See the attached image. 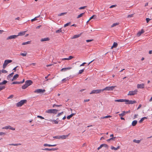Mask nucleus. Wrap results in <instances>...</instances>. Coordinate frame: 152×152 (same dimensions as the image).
I'll list each match as a JSON object with an SVG mask.
<instances>
[{"label": "nucleus", "instance_id": "nucleus-1", "mask_svg": "<svg viewBox=\"0 0 152 152\" xmlns=\"http://www.w3.org/2000/svg\"><path fill=\"white\" fill-rule=\"evenodd\" d=\"M27 101L26 100H22L17 103L16 105L18 107L21 106L24 103H26Z\"/></svg>", "mask_w": 152, "mask_h": 152}, {"label": "nucleus", "instance_id": "nucleus-2", "mask_svg": "<svg viewBox=\"0 0 152 152\" xmlns=\"http://www.w3.org/2000/svg\"><path fill=\"white\" fill-rule=\"evenodd\" d=\"M58 111V110L55 109H49L46 110L45 112L49 113L56 114L57 113Z\"/></svg>", "mask_w": 152, "mask_h": 152}, {"label": "nucleus", "instance_id": "nucleus-3", "mask_svg": "<svg viewBox=\"0 0 152 152\" xmlns=\"http://www.w3.org/2000/svg\"><path fill=\"white\" fill-rule=\"evenodd\" d=\"M103 91V90L102 89H96L94 90L91 91V92L90 93V94H98L101 93Z\"/></svg>", "mask_w": 152, "mask_h": 152}, {"label": "nucleus", "instance_id": "nucleus-4", "mask_svg": "<svg viewBox=\"0 0 152 152\" xmlns=\"http://www.w3.org/2000/svg\"><path fill=\"white\" fill-rule=\"evenodd\" d=\"M12 60H6L4 62L3 64V68L5 69L7 65L9 63L12 62Z\"/></svg>", "mask_w": 152, "mask_h": 152}, {"label": "nucleus", "instance_id": "nucleus-5", "mask_svg": "<svg viewBox=\"0 0 152 152\" xmlns=\"http://www.w3.org/2000/svg\"><path fill=\"white\" fill-rule=\"evenodd\" d=\"M125 102L126 104H132L136 102L134 100H129L125 99Z\"/></svg>", "mask_w": 152, "mask_h": 152}, {"label": "nucleus", "instance_id": "nucleus-6", "mask_svg": "<svg viewBox=\"0 0 152 152\" xmlns=\"http://www.w3.org/2000/svg\"><path fill=\"white\" fill-rule=\"evenodd\" d=\"M114 88V86H108L106 87L104 89H102L104 91H111L113 90Z\"/></svg>", "mask_w": 152, "mask_h": 152}, {"label": "nucleus", "instance_id": "nucleus-7", "mask_svg": "<svg viewBox=\"0 0 152 152\" xmlns=\"http://www.w3.org/2000/svg\"><path fill=\"white\" fill-rule=\"evenodd\" d=\"M45 91L44 89H37L34 92L36 93L41 94L44 93Z\"/></svg>", "mask_w": 152, "mask_h": 152}, {"label": "nucleus", "instance_id": "nucleus-8", "mask_svg": "<svg viewBox=\"0 0 152 152\" xmlns=\"http://www.w3.org/2000/svg\"><path fill=\"white\" fill-rule=\"evenodd\" d=\"M137 90H135L134 91H131L129 92L128 95H134L137 94Z\"/></svg>", "mask_w": 152, "mask_h": 152}, {"label": "nucleus", "instance_id": "nucleus-9", "mask_svg": "<svg viewBox=\"0 0 152 152\" xmlns=\"http://www.w3.org/2000/svg\"><path fill=\"white\" fill-rule=\"evenodd\" d=\"M18 37V36L16 35H11L8 37L7 38V40L11 39H15Z\"/></svg>", "mask_w": 152, "mask_h": 152}, {"label": "nucleus", "instance_id": "nucleus-10", "mask_svg": "<svg viewBox=\"0 0 152 152\" xmlns=\"http://www.w3.org/2000/svg\"><path fill=\"white\" fill-rule=\"evenodd\" d=\"M26 31H21L20 32H19L18 35H17L18 36V37L19 36H23L25 34L26 32Z\"/></svg>", "mask_w": 152, "mask_h": 152}, {"label": "nucleus", "instance_id": "nucleus-11", "mask_svg": "<svg viewBox=\"0 0 152 152\" xmlns=\"http://www.w3.org/2000/svg\"><path fill=\"white\" fill-rule=\"evenodd\" d=\"M69 134L60 136V139H64L68 137Z\"/></svg>", "mask_w": 152, "mask_h": 152}, {"label": "nucleus", "instance_id": "nucleus-12", "mask_svg": "<svg viewBox=\"0 0 152 152\" xmlns=\"http://www.w3.org/2000/svg\"><path fill=\"white\" fill-rule=\"evenodd\" d=\"M145 31L143 29H142L140 31H139L137 34V36L138 37H139Z\"/></svg>", "mask_w": 152, "mask_h": 152}, {"label": "nucleus", "instance_id": "nucleus-13", "mask_svg": "<svg viewBox=\"0 0 152 152\" xmlns=\"http://www.w3.org/2000/svg\"><path fill=\"white\" fill-rule=\"evenodd\" d=\"M57 148H45V149H42V150H45V151H55L56 150H57Z\"/></svg>", "mask_w": 152, "mask_h": 152}, {"label": "nucleus", "instance_id": "nucleus-14", "mask_svg": "<svg viewBox=\"0 0 152 152\" xmlns=\"http://www.w3.org/2000/svg\"><path fill=\"white\" fill-rule=\"evenodd\" d=\"M18 77L19 75L18 74H16L14 75L12 79V81L13 80H16Z\"/></svg>", "mask_w": 152, "mask_h": 152}, {"label": "nucleus", "instance_id": "nucleus-15", "mask_svg": "<svg viewBox=\"0 0 152 152\" xmlns=\"http://www.w3.org/2000/svg\"><path fill=\"white\" fill-rule=\"evenodd\" d=\"M72 67H67L65 68H63L61 69V72L65 71L66 70H69Z\"/></svg>", "mask_w": 152, "mask_h": 152}, {"label": "nucleus", "instance_id": "nucleus-16", "mask_svg": "<svg viewBox=\"0 0 152 152\" xmlns=\"http://www.w3.org/2000/svg\"><path fill=\"white\" fill-rule=\"evenodd\" d=\"M44 146H48V147H53L56 145V144L54 145H50V144H44L43 145Z\"/></svg>", "mask_w": 152, "mask_h": 152}, {"label": "nucleus", "instance_id": "nucleus-17", "mask_svg": "<svg viewBox=\"0 0 152 152\" xmlns=\"http://www.w3.org/2000/svg\"><path fill=\"white\" fill-rule=\"evenodd\" d=\"M120 146H118L117 147V148H115L113 146H111V149L112 150H117L118 149L120 148Z\"/></svg>", "mask_w": 152, "mask_h": 152}, {"label": "nucleus", "instance_id": "nucleus-18", "mask_svg": "<svg viewBox=\"0 0 152 152\" xmlns=\"http://www.w3.org/2000/svg\"><path fill=\"white\" fill-rule=\"evenodd\" d=\"M50 40V38L49 37L45 38H42L41 39V42H44Z\"/></svg>", "mask_w": 152, "mask_h": 152}, {"label": "nucleus", "instance_id": "nucleus-19", "mask_svg": "<svg viewBox=\"0 0 152 152\" xmlns=\"http://www.w3.org/2000/svg\"><path fill=\"white\" fill-rule=\"evenodd\" d=\"M115 102H125V99H116L115 100Z\"/></svg>", "mask_w": 152, "mask_h": 152}, {"label": "nucleus", "instance_id": "nucleus-20", "mask_svg": "<svg viewBox=\"0 0 152 152\" xmlns=\"http://www.w3.org/2000/svg\"><path fill=\"white\" fill-rule=\"evenodd\" d=\"M14 74V73L13 72H12V73H11L10 74H9L7 76V78L8 79H10V80L11 79V77H12L13 75Z\"/></svg>", "mask_w": 152, "mask_h": 152}, {"label": "nucleus", "instance_id": "nucleus-21", "mask_svg": "<svg viewBox=\"0 0 152 152\" xmlns=\"http://www.w3.org/2000/svg\"><path fill=\"white\" fill-rule=\"evenodd\" d=\"M30 80H26L25 82V83L23 86H30Z\"/></svg>", "mask_w": 152, "mask_h": 152}, {"label": "nucleus", "instance_id": "nucleus-22", "mask_svg": "<svg viewBox=\"0 0 152 152\" xmlns=\"http://www.w3.org/2000/svg\"><path fill=\"white\" fill-rule=\"evenodd\" d=\"M137 120L133 121L132 122V125L133 126H135L137 123Z\"/></svg>", "mask_w": 152, "mask_h": 152}, {"label": "nucleus", "instance_id": "nucleus-23", "mask_svg": "<svg viewBox=\"0 0 152 152\" xmlns=\"http://www.w3.org/2000/svg\"><path fill=\"white\" fill-rule=\"evenodd\" d=\"M20 84V82L18 81L13 82L10 83L11 85L19 84Z\"/></svg>", "mask_w": 152, "mask_h": 152}, {"label": "nucleus", "instance_id": "nucleus-24", "mask_svg": "<svg viewBox=\"0 0 152 152\" xmlns=\"http://www.w3.org/2000/svg\"><path fill=\"white\" fill-rule=\"evenodd\" d=\"M80 35H81V34L75 35L74 36H73V37L72 38V39H75V38H77L79 37L80 36Z\"/></svg>", "mask_w": 152, "mask_h": 152}, {"label": "nucleus", "instance_id": "nucleus-25", "mask_svg": "<svg viewBox=\"0 0 152 152\" xmlns=\"http://www.w3.org/2000/svg\"><path fill=\"white\" fill-rule=\"evenodd\" d=\"M7 83V81L6 80H4L2 82L0 83V86L5 84Z\"/></svg>", "mask_w": 152, "mask_h": 152}, {"label": "nucleus", "instance_id": "nucleus-26", "mask_svg": "<svg viewBox=\"0 0 152 152\" xmlns=\"http://www.w3.org/2000/svg\"><path fill=\"white\" fill-rule=\"evenodd\" d=\"M30 43H31V41H28L27 42H23L22 44V45H26V44H30Z\"/></svg>", "mask_w": 152, "mask_h": 152}, {"label": "nucleus", "instance_id": "nucleus-27", "mask_svg": "<svg viewBox=\"0 0 152 152\" xmlns=\"http://www.w3.org/2000/svg\"><path fill=\"white\" fill-rule=\"evenodd\" d=\"M112 116L110 115H107V116H104V117H101V119H104V118H110Z\"/></svg>", "mask_w": 152, "mask_h": 152}, {"label": "nucleus", "instance_id": "nucleus-28", "mask_svg": "<svg viewBox=\"0 0 152 152\" xmlns=\"http://www.w3.org/2000/svg\"><path fill=\"white\" fill-rule=\"evenodd\" d=\"M40 15H39L38 16L35 17L34 18L32 19L31 20V21L32 22H33V21H34L35 20H37V18H39L40 17Z\"/></svg>", "mask_w": 152, "mask_h": 152}, {"label": "nucleus", "instance_id": "nucleus-29", "mask_svg": "<svg viewBox=\"0 0 152 152\" xmlns=\"http://www.w3.org/2000/svg\"><path fill=\"white\" fill-rule=\"evenodd\" d=\"M84 14L85 12L80 14V15H78L77 17V18H80L82 17Z\"/></svg>", "mask_w": 152, "mask_h": 152}, {"label": "nucleus", "instance_id": "nucleus-30", "mask_svg": "<svg viewBox=\"0 0 152 152\" xmlns=\"http://www.w3.org/2000/svg\"><path fill=\"white\" fill-rule=\"evenodd\" d=\"M60 32H62L63 33H64V32H62V30L61 28L60 29H59L57 30L56 31V33H60Z\"/></svg>", "mask_w": 152, "mask_h": 152}, {"label": "nucleus", "instance_id": "nucleus-31", "mask_svg": "<svg viewBox=\"0 0 152 152\" xmlns=\"http://www.w3.org/2000/svg\"><path fill=\"white\" fill-rule=\"evenodd\" d=\"M147 118L146 117H144L142 118L140 121L139 123H141L145 120V119H146Z\"/></svg>", "mask_w": 152, "mask_h": 152}, {"label": "nucleus", "instance_id": "nucleus-32", "mask_svg": "<svg viewBox=\"0 0 152 152\" xmlns=\"http://www.w3.org/2000/svg\"><path fill=\"white\" fill-rule=\"evenodd\" d=\"M125 113H126L125 112L123 111V112L122 113L119 114V115L120 116L123 117L125 115Z\"/></svg>", "mask_w": 152, "mask_h": 152}, {"label": "nucleus", "instance_id": "nucleus-33", "mask_svg": "<svg viewBox=\"0 0 152 152\" xmlns=\"http://www.w3.org/2000/svg\"><path fill=\"white\" fill-rule=\"evenodd\" d=\"M10 126H6L5 127H3L2 128V129H10Z\"/></svg>", "mask_w": 152, "mask_h": 152}, {"label": "nucleus", "instance_id": "nucleus-34", "mask_svg": "<svg viewBox=\"0 0 152 152\" xmlns=\"http://www.w3.org/2000/svg\"><path fill=\"white\" fill-rule=\"evenodd\" d=\"M13 145V146H18L19 145H21V144L20 143H17V144H10L9 145Z\"/></svg>", "mask_w": 152, "mask_h": 152}, {"label": "nucleus", "instance_id": "nucleus-35", "mask_svg": "<svg viewBox=\"0 0 152 152\" xmlns=\"http://www.w3.org/2000/svg\"><path fill=\"white\" fill-rule=\"evenodd\" d=\"M141 140H133V142L136 143H137L139 144L140 143Z\"/></svg>", "mask_w": 152, "mask_h": 152}, {"label": "nucleus", "instance_id": "nucleus-36", "mask_svg": "<svg viewBox=\"0 0 152 152\" xmlns=\"http://www.w3.org/2000/svg\"><path fill=\"white\" fill-rule=\"evenodd\" d=\"M118 46V44L116 42H114L113 44V47L114 48H116Z\"/></svg>", "mask_w": 152, "mask_h": 152}, {"label": "nucleus", "instance_id": "nucleus-37", "mask_svg": "<svg viewBox=\"0 0 152 152\" xmlns=\"http://www.w3.org/2000/svg\"><path fill=\"white\" fill-rule=\"evenodd\" d=\"M85 69H83L80 70L79 71L78 74H82L84 71Z\"/></svg>", "mask_w": 152, "mask_h": 152}, {"label": "nucleus", "instance_id": "nucleus-38", "mask_svg": "<svg viewBox=\"0 0 152 152\" xmlns=\"http://www.w3.org/2000/svg\"><path fill=\"white\" fill-rule=\"evenodd\" d=\"M27 54V53L25 52V53H20V55L23 56H26Z\"/></svg>", "mask_w": 152, "mask_h": 152}, {"label": "nucleus", "instance_id": "nucleus-39", "mask_svg": "<svg viewBox=\"0 0 152 152\" xmlns=\"http://www.w3.org/2000/svg\"><path fill=\"white\" fill-rule=\"evenodd\" d=\"M71 23L70 22H69L68 23H67L65 24L64 26V27H66L69 25H70L71 24Z\"/></svg>", "mask_w": 152, "mask_h": 152}, {"label": "nucleus", "instance_id": "nucleus-40", "mask_svg": "<svg viewBox=\"0 0 152 152\" xmlns=\"http://www.w3.org/2000/svg\"><path fill=\"white\" fill-rule=\"evenodd\" d=\"M50 121L51 122H54V124H57L58 123V122L56 120H50Z\"/></svg>", "mask_w": 152, "mask_h": 152}, {"label": "nucleus", "instance_id": "nucleus-41", "mask_svg": "<svg viewBox=\"0 0 152 152\" xmlns=\"http://www.w3.org/2000/svg\"><path fill=\"white\" fill-rule=\"evenodd\" d=\"M115 137H113L111 138H110L109 139H108L107 140V141L108 142H109V141L111 140H114L115 139Z\"/></svg>", "mask_w": 152, "mask_h": 152}, {"label": "nucleus", "instance_id": "nucleus-42", "mask_svg": "<svg viewBox=\"0 0 152 152\" xmlns=\"http://www.w3.org/2000/svg\"><path fill=\"white\" fill-rule=\"evenodd\" d=\"M66 12H63L61 13L58 14V16H61L63 15H64V14H66Z\"/></svg>", "mask_w": 152, "mask_h": 152}, {"label": "nucleus", "instance_id": "nucleus-43", "mask_svg": "<svg viewBox=\"0 0 152 152\" xmlns=\"http://www.w3.org/2000/svg\"><path fill=\"white\" fill-rule=\"evenodd\" d=\"M54 138L60 139V136H56L53 137Z\"/></svg>", "mask_w": 152, "mask_h": 152}, {"label": "nucleus", "instance_id": "nucleus-44", "mask_svg": "<svg viewBox=\"0 0 152 152\" xmlns=\"http://www.w3.org/2000/svg\"><path fill=\"white\" fill-rule=\"evenodd\" d=\"M87 7L86 6H85L83 7H80L79 9V10H82V9H84L85 8H86Z\"/></svg>", "mask_w": 152, "mask_h": 152}, {"label": "nucleus", "instance_id": "nucleus-45", "mask_svg": "<svg viewBox=\"0 0 152 152\" xmlns=\"http://www.w3.org/2000/svg\"><path fill=\"white\" fill-rule=\"evenodd\" d=\"M61 106H62L61 105H56V104H54L53 106V107H54L55 106L59 107H60Z\"/></svg>", "mask_w": 152, "mask_h": 152}, {"label": "nucleus", "instance_id": "nucleus-46", "mask_svg": "<svg viewBox=\"0 0 152 152\" xmlns=\"http://www.w3.org/2000/svg\"><path fill=\"white\" fill-rule=\"evenodd\" d=\"M102 145L103 147H105L107 148H108V145L106 144H102Z\"/></svg>", "mask_w": 152, "mask_h": 152}, {"label": "nucleus", "instance_id": "nucleus-47", "mask_svg": "<svg viewBox=\"0 0 152 152\" xmlns=\"http://www.w3.org/2000/svg\"><path fill=\"white\" fill-rule=\"evenodd\" d=\"M1 72L2 73H6L7 72L6 70L4 69H2L1 70Z\"/></svg>", "mask_w": 152, "mask_h": 152}, {"label": "nucleus", "instance_id": "nucleus-48", "mask_svg": "<svg viewBox=\"0 0 152 152\" xmlns=\"http://www.w3.org/2000/svg\"><path fill=\"white\" fill-rule=\"evenodd\" d=\"M118 23H114L112 25L111 27H113L114 26H116L117 25H118Z\"/></svg>", "mask_w": 152, "mask_h": 152}, {"label": "nucleus", "instance_id": "nucleus-49", "mask_svg": "<svg viewBox=\"0 0 152 152\" xmlns=\"http://www.w3.org/2000/svg\"><path fill=\"white\" fill-rule=\"evenodd\" d=\"M94 17H96V15H93V16H92L89 19V20H91V19H93L94 18Z\"/></svg>", "mask_w": 152, "mask_h": 152}, {"label": "nucleus", "instance_id": "nucleus-50", "mask_svg": "<svg viewBox=\"0 0 152 152\" xmlns=\"http://www.w3.org/2000/svg\"><path fill=\"white\" fill-rule=\"evenodd\" d=\"M14 97L13 95H11L7 98V99H12Z\"/></svg>", "mask_w": 152, "mask_h": 152}, {"label": "nucleus", "instance_id": "nucleus-51", "mask_svg": "<svg viewBox=\"0 0 152 152\" xmlns=\"http://www.w3.org/2000/svg\"><path fill=\"white\" fill-rule=\"evenodd\" d=\"M37 118H40L41 119H44V117H42V116H40V115H38L37 116Z\"/></svg>", "mask_w": 152, "mask_h": 152}, {"label": "nucleus", "instance_id": "nucleus-52", "mask_svg": "<svg viewBox=\"0 0 152 152\" xmlns=\"http://www.w3.org/2000/svg\"><path fill=\"white\" fill-rule=\"evenodd\" d=\"M5 88L4 86H0V91L4 89Z\"/></svg>", "mask_w": 152, "mask_h": 152}, {"label": "nucleus", "instance_id": "nucleus-53", "mask_svg": "<svg viewBox=\"0 0 152 152\" xmlns=\"http://www.w3.org/2000/svg\"><path fill=\"white\" fill-rule=\"evenodd\" d=\"M133 14H132L131 15H128L127 17V18H131L133 17Z\"/></svg>", "mask_w": 152, "mask_h": 152}, {"label": "nucleus", "instance_id": "nucleus-54", "mask_svg": "<svg viewBox=\"0 0 152 152\" xmlns=\"http://www.w3.org/2000/svg\"><path fill=\"white\" fill-rule=\"evenodd\" d=\"M93 40H94L93 39H88V40H86V42H91Z\"/></svg>", "mask_w": 152, "mask_h": 152}, {"label": "nucleus", "instance_id": "nucleus-55", "mask_svg": "<svg viewBox=\"0 0 152 152\" xmlns=\"http://www.w3.org/2000/svg\"><path fill=\"white\" fill-rule=\"evenodd\" d=\"M10 129L12 130H15V128H13L11 126H10Z\"/></svg>", "mask_w": 152, "mask_h": 152}, {"label": "nucleus", "instance_id": "nucleus-56", "mask_svg": "<svg viewBox=\"0 0 152 152\" xmlns=\"http://www.w3.org/2000/svg\"><path fill=\"white\" fill-rule=\"evenodd\" d=\"M151 20V19H150L149 18H147L146 19V21L147 23H148L150 20Z\"/></svg>", "mask_w": 152, "mask_h": 152}, {"label": "nucleus", "instance_id": "nucleus-57", "mask_svg": "<svg viewBox=\"0 0 152 152\" xmlns=\"http://www.w3.org/2000/svg\"><path fill=\"white\" fill-rule=\"evenodd\" d=\"M137 88H144V86H137Z\"/></svg>", "mask_w": 152, "mask_h": 152}, {"label": "nucleus", "instance_id": "nucleus-58", "mask_svg": "<svg viewBox=\"0 0 152 152\" xmlns=\"http://www.w3.org/2000/svg\"><path fill=\"white\" fill-rule=\"evenodd\" d=\"M5 134V133L3 132H0V135H4Z\"/></svg>", "mask_w": 152, "mask_h": 152}, {"label": "nucleus", "instance_id": "nucleus-59", "mask_svg": "<svg viewBox=\"0 0 152 152\" xmlns=\"http://www.w3.org/2000/svg\"><path fill=\"white\" fill-rule=\"evenodd\" d=\"M74 57L72 56H69V57L68 58V60H70L72 58Z\"/></svg>", "mask_w": 152, "mask_h": 152}, {"label": "nucleus", "instance_id": "nucleus-60", "mask_svg": "<svg viewBox=\"0 0 152 152\" xmlns=\"http://www.w3.org/2000/svg\"><path fill=\"white\" fill-rule=\"evenodd\" d=\"M63 113V112H61V113H59L57 115V116L58 117H59V116H60Z\"/></svg>", "mask_w": 152, "mask_h": 152}, {"label": "nucleus", "instance_id": "nucleus-61", "mask_svg": "<svg viewBox=\"0 0 152 152\" xmlns=\"http://www.w3.org/2000/svg\"><path fill=\"white\" fill-rule=\"evenodd\" d=\"M116 6V5H111V6H110V8H112L113 7H115Z\"/></svg>", "mask_w": 152, "mask_h": 152}, {"label": "nucleus", "instance_id": "nucleus-62", "mask_svg": "<svg viewBox=\"0 0 152 152\" xmlns=\"http://www.w3.org/2000/svg\"><path fill=\"white\" fill-rule=\"evenodd\" d=\"M69 79V78H68V77H67V78H65L63 79L62 81H66L67 80H68Z\"/></svg>", "mask_w": 152, "mask_h": 152}, {"label": "nucleus", "instance_id": "nucleus-63", "mask_svg": "<svg viewBox=\"0 0 152 152\" xmlns=\"http://www.w3.org/2000/svg\"><path fill=\"white\" fill-rule=\"evenodd\" d=\"M102 147H103L102 145H101L100 146L97 148V150H99L101 149Z\"/></svg>", "mask_w": 152, "mask_h": 152}, {"label": "nucleus", "instance_id": "nucleus-64", "mask_svg": "<svg viewBox=\"0 0 152 152\" xmlns=\"http://www.w3.org/2000/svg\"><path fill=\"white\" fill-rule=\"evenodd\" d=\"M102 147H103L102 145H101L100 146L97 148V150H99L101 149Z\"/></svg>", "mask_w": 152, "mask_h": 152}]
</instances>
